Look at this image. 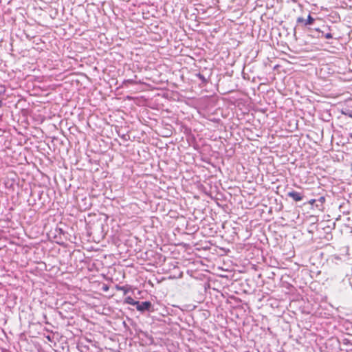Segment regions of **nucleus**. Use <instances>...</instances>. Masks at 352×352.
I'll return each mask as SVG.
<instances>
[{
	"label": "nucleus",
	"mask_w": 352,
	"mask_h": 352,
	"mask_svg": "<svg viewBox=\"0 0 352 352\" xmlns=\"http://www.w3.org/2000/svg\"><path fill=\"white\" fill-rule=\"evenodd\" d=\"M151 307V303L149 301H144L140 302L138 301V304H136V309L140 311H144L146 310H148Z\"/></svg>",
	"instance_id": "nucleus-1"
},
{
	"label": "nucleus",
	"mask_w": 352,
	"mask_h": 352,
	"mask_svg": "<svg viewBox=\"0 0 352 352\" xmlns=\"http://www.w3.org/2000/svg\"><path fill=\"white\" fill-rule=\"evenodd\" d=\"M288 196L292 198L296 201H300L302 199V196L300 192L296 191H291L288 192Z\"/></svg>",
	"instance_id": "nucleus-2"
},
{
	"label": "nucleus",
	"mask_w": 352,
	"mask_h": 352,
	"mask_svg": "<svg viewBox=\"0 0 352 352\" xmlns=\"http://www.w3.org/2000/svg\"><path fill=\"white\" fill-rule=\"evenodd\" d=\"M124 302L126 304H128V305H136V304H138V301L135 300L133 298H131V296H128L125 298L124 300Z\"/></svg>",
	"instance_id": "nucleus-3"
},
{
	"label": "nucleus",
	"mask_w": 352,
	"mask_h": 352,
	"mask_svg": "<svg viewBox=\"0 0 352 352\" xmlns=\"http://www.w3.org/2000/svg\"><path fill=\"white\" fill-rule=\"evenodd\" d=\"M314 20L315 19L310 14H309L307 19L305 20V25L312 24Z\"/></svg>",
	"instance_id": "nucleus-4"
},
{
	"label": "nucleus",
	"mask_w": 352,
	"mask_h": 352,
	"mask_svg": "<svg viewBox=\"0 0 352 352\" xmlns=\"http://www.w3.org/2000/svg\"><path fill=\"white\" fill-rule=\"evenodd\" d=\"M116 289L117 290L123 292L124 294H126L129 292V289L124 286H116Z\"/></svg>",
	"instance_id": "nucleus-5"
},
{
	"label": "nucleus",
	"mask_w": 352,
	"mask_h": 352,
	"mask_svg": "<svg viewBox=\"0 0 352 352\" xmlns=\"http://www.w3.org/2000/svg\"><path fill=\"white\" fill-rule=\"evenodd\" d=\"M322 35L324 36V38H326L327 39L331 38L333 37L332 34L331 33H326V34L322 33Z\"/></svg>",
	"instance_id": "nucleus-6"
},
{
	"label": "nucleus",
	"mask_w": 352,
	"mask_h": 352,
	"mask_svg": "<svg viewBox=\"0 0 352 352\" xmlns=\"http://www.w3.org/2000/svg\"><path fill=\"white\" fill-rule=\"evenodd\" d=\"M297 22L298 23H304V24L305 25V19H304L302 17H298L297 19Z\"/></svg>",
	"instance_id": "nucleus-7"
}]
</instances>
